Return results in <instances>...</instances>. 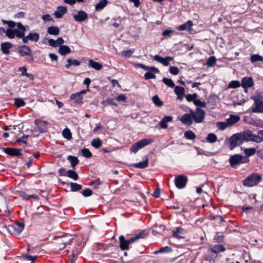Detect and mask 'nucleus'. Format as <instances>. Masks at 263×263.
Instances as JSON below:
<instances>
[{"mask_svg":"<svg viewBox=\"0 0 263 263\" xmlns=\"http://www.w3.org/2000/svg\"><path fill=\"white\" fill-rule=\"evenodd\" d=\"M261 180V176L255 173L246 177L243 180L242 184L245 186L251 187L258 185Z\"/></svg>","mask_w":263,"mask_h":263,"instance_id":"f257e3e1","label":"nucleus"},{"mask_svg":"<svg viewBox=\"0 0 263 263\" xmlns=\"http://www.w3.org/2000/svg\"><path fill=\"white\" fill-rule=\"evenodd\" d=\"M229 161L230 165L235 168L236 165L249 162L250 160L247 157H243L240 154H235L229 158Z\"/></svg>","mask_w":263,"mask_h":263,"instance_id":"f03ea898","label":"nucleus"},{"mask_svg":"<svg viewBox=\"0 0 263 263\" xmlns=\"http://www.w3.org/2000/svg\"><path fill=\"white\" fill-rule=\"evenodd\" d=\"M153 142L154 140L152 138L141 139L134 143L131 146L130 151L133 153H136L139 149L149 144H151Z\"/></svg>","mask_w":263,"mask_h":263,"instance_id":"7ed1b4c3","label":"nucleus"},{"mask_svg":"<svg viewBox=\"0 0 263 263\" xmlns=\"http://www.w3.org/2000/svg\"><path fill=\"white\" fill-rule=\"evenodd\" d=\"M190 112L192 115L193 121L197 123H200L203 121L205 112L202 109L197 107L195 111L190 110Z\"/></svg>","mask_w":263,"mask_h":263,"instance_id":"20e7f679","label":"nucleus"},{"mask_svg":"<svg viewBox=\"0 0 263 263\" xmlns=\"http://www.w3.org/2000/svg\"><path fill=\"white\" fill-rule=\"evenodd\" d=\"M229 143L231 149H233L236 146L243 143L240 133H236L231 136L229 139Z\"/></svg>","mask_w":263,"mask_h":263,"instance_id":"39448f33","label":"nucleus"},{"mask_svg":"<svg viewBox=\"0 0 263 263\" xmlns=\"http://www.w3.org/2000/svg\"><path fill=\"white\" fill-rule=\"evenodd\" d=\"M18 51L22 57H28L27 60L30 62L33 61V55L31 49L26 45H22L19 47Z\"/></svg>","mask_w":263,"mask_h":263,"instance_id":"423d86ee","label":"nucleus"},{"mask_svg":"<svg viewBox=\"0 0 263 263\" xmlns=\"http://www.w3.org/2000/svg\"><path fill=\"white\" fill-rule=\"evenodd\" d=\"M2 22L4 24H7L9 27V29H7L6 30V35L10 39H14L15 36L14 31H13V29L12 28H13L16 26V23L15 22L13 21H7L5 20H2Z\"/></svg>","mask_w":263,"mask_h":263,"instance_id":"0eeeda50","label":"nucleus"},{"mask_svg":"<svg viewBox=\"0 0 263 263\" xmlns=\"http://www.w3.org/2000/svg\"><path fill=\"white\" fill-rule=\"evenodd\" d=\"M24 229V223L20 222H16L14 225H9L8 227V231L13 235L20 234Z\"/></svg>","mask_w":263,"mask_h":263,"instance_id":"6e6552de","label":"nucleus"},{"mask_svg":"<svg viewBox=\"0 0 263 263\" xmlns=\"http://www.w3.org/2000/svg\"><path fill=\"white\" fill-rule=\"evenodd\" d=\"M187 181V177L183 175L176 177L175 179L176 186L178 189L184 188L186 186Z\"/></svg>","mask_w":263,"mask_h":263,"instance_id":"1a4fd4ad","label":"nucleus"},{"mask_svg":"<svg viewBox=\"0 0 263 263\" xmlns=\"http://www.w3.org/2000/svg\"><path fill=\"white\" fill-rule=\"evenodd\" d=\"M119 242L120 247L123 251L128 250L129 244L135 242V241H132V238L128 240H126L124 235H121L119 237Z\"/></svg>","mask_w":263,"mask_h":263,"instance_id":"9d476101","label":"nucleus"},{"mask_svg":"<svg viewBox=\"0 0 263 263\" xmlns=\"http://www.w3.org/2000/svg\"><path fill=\"white\" fill-rule=\"evenodd\" d=\"M16 25L17 28L13 29L15 36L23 39L25 36V32L26 29L21 23H17Z\"/></svg>","mask_w":263,"mask_h":263,"instance_id":"9b49d317","label":"nucleus"},{"mask_svg":"<svg viewBox=\"0 0 263 263\" xmlns=\"http://www.w3.org/2000/svg\"><path fill=\"white\" fill-rule=\"evenodd\" d=\"M39 39L40 34L38 33H29L27 35L23 37V42L25 44L28 43L29 40L32 42H37L39 41Z\"/></svg>","mask_w":263,"mask_h":263,"instance_id":"f8f14e48","label":"nucleus"},{"mask_svg":"<svg viewBox=\"0 0 263 263\" xmlns=\"http://www.w3.org/2000/svg\"><path fill=\"white\" fill-rule=\"evenodd\" d=\"M254 100L255 106L252 108V112L263 113V101L257 98H255Z\"/></svg>","mask_w":263,"mask_h":263,"instance_id":"ddd939ff","label":"nucleus"},{"mask_svg":"<svg viewBox=\"0 0 263 263\" xmlns=\"http://www.w3.org/2000/svg\"><path fill=\"white\" fill-rule=\"evenodd\" d=\"M154 59L164 66H167L169 65L170 61L173 60V57H166L165 58L161 57L158 55H155L154 57Z\"/></svg>","mask_w":263,"mask_h":263,"instance_id":"4468645a","label":"nucleus"},{"mask_svg":"<svg viewBox=\"0 0 263 263\" xmlns=\"http://www.w3.org/2000/svg\"><path fill=\"white\" fill-rule=\"evenodd\" d=\"M193 23L192 21L189 20L185 23L178 26L177 29L180 31H187L190 33H192V27L193 26Z\"/></svg>","mask_w":263,"mask_h":263,"instance_id":"2eb2a0df","label":"nucleus"},{"mask_svg":"<svg viewBox=\"0 0 263 263\" xmlns=\"http://www.w3.org/2000/svg\"><path fill=\"white\" fill-rule=\"evenodd\" d=\"M180 120L183 124L186 125H191L193 122L192 115L191 112L184 114L180 118Z\"/></svg>","mask_w":263,"mask_h":263,"instance_id":"dca6fc26","label":"nucleus"},{"mask_svg":"<svg viewBox=\"0 0 263 263\" xmlns=\"http://www.w3.org/2000/svg\"><path fill=\"white\" fill-rule=\"evenodd\" d=\"M3 152L11 156H20L22 155L20 149L7 147L3 149Z\"/></svg>","mask_w":263,"mask_h":263,"instance_id":"f3484780","label":"nucleus"},{"mask_svg":"<svg viewBox=\"0 0 263 263\" xmlns=\"http://www.w3.org/2000/svg\"><path fill=\"white\" fill-rule=\"evenodd\" d=\"M35 123L41 133L45 132L47 129L48 123L47 121L36 119Z\"/></svg>","mask_w":263,"mask_h":263,"instance_id":"a211bd4d","label":"nucleus"},{"mask_svg":"<svg viewBox=\"0 0 263 263\" xmlns=\"http://www.w3.org/2000/svg\"><path fill=\"white\" fill-rule=\"evenodd\" d=\"M87 17V14L83 10L79 11L76 14L73 15V18L75 21L79 22L85 21Z\"/></svg>","mask_w":263,"mask_h":263,"instance_id":"6ab92c4d","label":"nucleus"},{"mask_svg":"<svg viewBox=\"0 0 263 263\" xmlns=\"http://www.w3.org/2000/svg\"><path fill=\"white\" fill-rule=\"evenodd\" d=\"M67 9L65 6H58L54 12V15L57 18H61L65 14L67 13Z\"/></svg>","mask_w":263,"mask_h":263,"instance_id":"aec40b11","label":"nucleus"},{"mask_svg":"<svg viewBox=\"0 0 263 263\" xmlns=\"http://www.w3.org/2000/svg\"><path fill=\"white\" fill-rule=\"evenodd\" d=\"M253 80L251 77H244L241 80L242 87L245 88L251 87L253 85Z\"/></svg>","mask_w":263,"mask_h":263,"instance_id":"412c9836","label":"nucleus"},{"mask_svg":"<svg viewBox=\"0 0 263 263\" xmlns=\"http://www.w3.org/2000/svg\"><path fill=\"white\" fill-rule=\"evenodd\" d=\"M13 47V45L10 42L2 43L1 45V49L3 53L8 55L10 54V49Z\"/></svg>","mask_w":263,"mask_h":263,"instance_id":"4be33fe9","label":"nucleus"},{"mask_svg":"<svg viewBox=\"0 0 263 263\" xmlns=\"http://www.w3.org/2000/svg\"><path fill=\"white\" fill-rule=\"evenodd\" d=\"M241 135L242 136V138L243 140V142L245 141H252V138L253 136V134L252 133V131L250 130H247L246 131H244L243 132L240 133Z\"/></svg>","mask_w":263,"mask_h":263,"instance_id":"5701e85b","label":"nucleus"},{"mask_svg":"<svg viewBox=\"0 0 263 263\" xmlns=\"http://www.w3.org/2000/svg\"><path fill=\"white\" fill-rule=\"evenodd\" d=\"M174 91L177 96V99L181 101L184 94V88L181 86H177L175 87Z\"/></svg>","mask_w":263,"mask_h":263,"instance_id":"b1692460","label":"nucleus"},{"mask_svg":"<svg viewBox=\"0 0 263 263\" xmlns=\"http://www.w3.org/2000/svg\"><path fill=\"white\" fill-rule=\"evenodd\" d=\"M173 117L172 116H165L160 122V125L162 128H167V122L172 121Z\"/></svg>","mask_w":263,"mask_h":263,"instance_id":"393cba45","label":"nucleus"},{"mask_svg":"<svg viewBox=\"0 0 263 263\" xmlns=\"http://www.w3.org/2000/svg\"><path fill=\"white\" fill-rule=\"evenodd\" d=\"M240 119L239 116L237 115H230V117L227 119V121L229 125V126H231L233 124L238 122Z\"/></svg>","mask_w":263,"mask_h":263,"instance_id":"a878e982","label":"nucleus"},{"mask_svg":"<svg viewBox=\"0 0 263 263\" xmlns=\"http://www.w3.org/2000/svg\"><path fill=\"white\" fill-rule=\"evenodd\" d=\"M88 65L89 67L98 70H101L103 68V65L101 63L94 61L93 60H89Z\"/></svg>","mask_w":263,"mask_h":263,"instance_id":"bb28decb","label":"nucleus"},{"mask_svg":"<svg viewBox=\"0 0 263 263\" xmlns=\"http://www.w3.org/2000/svg\"><path fill=\"white\" fill-rule=\"evenodd\" d=\"M148 160H149L148 158L147 157H145L144 160L134 164V166L135 167L139 168H145L148 165Z\"/></svg>","mask_w":263,"mask_h":263,"instance_id":"cd10ccee","label":"nucleus"},{"mask_svg":"<svg viewBox=\"0 0 263 263\" xmlns=\"http://www.w3.org/2000/svg\"><path fill=\"white\" fill-rule=\"evenodd\" d=\"M71 52L70 48L66 45H61L59 48V53L62 55H65Z\"/></svg>","mask_w":263,"mask_h":263,"instance_id":"c85d7f7f","label":"nucleus"},{"mask_svg":"<svg viewBox=\"0 0 263 263\" xmlns=\"http://www.w3.org/2000/svg\"><path fill=\"white\" fill-rule=\"evenodd\" d=\"M108 0H101L95 6L96 11H101L108 4Z\"/></svg>","mask_w":263,"mask_h":263,"instance_id":"c756f323","label":"nucleus"},{"mask_svg":"<svg viewBox=\"0 0 263 263\" xmlns=\"http://www.w3.org/2000/svg\"><path fill=\"white\" fill-rule=\"evenodd\" d=\"M70 99L74 100L75 103H82V100L83 99V96L81 95L79 92L73 93L71 95Z\"/></svg>","mask_w":263,"mask_h":263,"instance_id":"7c9ffc66","label":"nucleus"},{"mask_svg":"<svg viewBox=\"0 0 263 263\" xmlns=\"http://www.w3.org/2000/svg\"><path fill=\"white\" fill-rule=\"evenodd\" d=\"M47 32L49 34L57 35L59 34L60 29L57 26H50L47 28Z\"/></svg>","mask_w":263,"mask_h":263,"instance_id":"2f4dec72","label":"nucleus"},{"mask_svg":"<svg viewBox=\"0 0 263 263\" xmlns=\"http://www.w3.org/2000/svg\"><path fill=\"white\" fill-rule=\"evenodd\" d=\"M225 250V248L221 245H215L211 249V252L216 254L223 252Z\"/></svg>","mask_w":263,"mask_h":263,"instance_id":"473e14b6","label":"nucleus"},{"mask_svg":"<svg viewBox=\"0 0 263 263\" xmlns=\"http://www.w3.org/2000/svg\"><path fill=\"white\" fill-rule=\"evenodd\" d=\"M81 64V62L77 60H72L70 59H67V64L65 65V67L69 69L71 65L79 66Z\"/></svg>","mask_w":263,"mask_h":263,"instance_id":"72a5a7b5","label":"nucleus"},{"mask_svg":"<svg viewBox=\"0 0 263 263\" xmlns=\"http://www.w3.org/2000/svg\"><path fill=\"white\" fill-rule=\"evenodd\" d=\"M206 140L210 143H214L217 140V137L215 134L214 133H210L206 137Z\"/></svg>","mask_w":263,"mask_h":263,"instance_id":"f704fd0d","label":"nucleus"},{"mask_svg":"<svg viewBox=\"0 0 263 263\" xmlns=\"http://www.w3.org/2000/svg\"><path fill=\"white\" fill-rule=\"evenodd\" d=\"M145 231L142 230L137 233L134 237H132V241L136 242L140 238H143L145 237Z\"/></svg>","mask_w":263,"mask_h":263,"instance_id":"c9c22d12","label":"nucleus"},{"mask_svg":"<svg viewBox=\"0 0 263 263\" xmlns=\"http://www.w3.org/2000/svg\"><path fill=\"white\" fill-rule=\"evenodd\" d=\"M244 154L245 156L244 157H247L249 158V157L254 155L256 153V149L254 147L246 148L244 149Z\"/></svg>","mask_w":263,"mask_h":263,"instance_id":"e433bc0d","label":"nucleus"},{"mask_svg":"<svg viewBox=\"0 0 263 263\" xmlns=\"http://www.w3.org/2000/svg\"><path fill=\"white\" fill-rule=\"evenodd\" d=\"M61 246L60 247V249H63L66 245L70 244V238L66 239V236H63L61 237Z\"/></svg>","mask_w":263,"mask_h":263,"instance_id":"4c0bfd02","label":"nucleus"},{"mask_svg":"<svg viewBox=\"0 0 263 263\" xmlns=\"http://www.w3.org/2000/svg\"><path fill=\"white\" fill-rule=\"evenodd\" d=\"M184 137L189 140H194L196 138V136L193 131L189 130L185 132Z\"/></svg>","mask_w":263,"mask_h":263,"instance_id":"58836bf2","label":"nucleus"},{"mask_svg":"<svg viewBox=\"0 0 263 263\" xmlns=\"http://www.w3.org/2000/svg\"><path fill=\"white\" fill-rule=\"evenodd\" d=\"M70 191L77 192L82 189V186L81 185L75 182H72L70 184Z\"/></svg>","mask_w":263,"mask_h":263,"instance_id":"ea45409f","label":"nucleus"},{"mask_svg":"<svg viewBox=\"0 0 263 263\" xmlns=\"http://www.w3.org/2000/svg\"><path fill=\"white\" fill-rule=\"evenodd\" d=\"M67 160L70 162L71 165L73 167L77 165L79 162L77 157L72 156H69Z\"/></svg>","mask_w":263,"mask_h":263,"instance_id":"a19ab883","label":"nucleus"},{"mask_svg":"<svg viewBox=\"0 0 263 263\" xmlns=\"http://www.w3.org/2000/svg\"><path fill=\"white\" fill-rule=\"evenodd\" d=\"M62 135L64 138L67 140H70L72 138L71 133L68 128H66L63 130Z\"/></svg>","mask_w":263,"mask_h":263,"instance_id":"79ce46f5","label":"nucleus"},{"mask_svg":"<svg viewBox=\"0 0 263 263\" xmlns=\"http://www.w3.org/2000/svg\"><path fill=\"white\" fill-rule=\"evenodd\" d=\"M250 60L252 63L258 61H263V57L258 54H254L251 56Z\"/></svg>","mask_w":263,"mask_h":263,"instance_id":"37998d69","label":"nucleus"},{"mask_svg":"<svg viewBox=\"0 0 263 263\" xmlns=\"http://www.w3.org/2000/svg\"><path fill=\"white\" fill-rule=\"evenodd\" d=\"M102 144V142L99 138L94 139L91 141V145L96 148H99Z\"/></svg>","mask_w":263,"mask_h":263,"instance_id":"c03bdc74","label":"nucleus"},{"mask_svg":"<svg viewBox=\"0 0 263 263\" xmlns=\"http://www.w3.org/2000/svg\"><path fill=\"white\" fill-rule=\"evenodd\" d=\"M67 176L74 180H77L79 178L78 174L73 170L67 171Z\"/></svg>","mask_w":263,"mask_h":263,"instance_id":"a18cd8bd","label":"nucleus"},{"mask_svg":"<svg viewBox=\"0 0 263 263\" xmlns=\"http://www.w3.org/2000/svg\"><path fill=\"white\" fill-rule=\"evenodd\" d=\"M183 229L181 227H177L174 231H173V236L174 237L177 238H182V237L178 235L179 233H181L183 231Z\"/></svg>","mask_w":263,"mask_h":263,"instance_id":"49530a36","label":"nucleus"},{"mask_svg":"<svg viewBox=\"0 0 263 263\" xmlns=\"http://www.w3.org/2000/svg\"><path fill=\"white\" fill-rule=\"evenodd\" d=\"M14 104L17 107H21L25 105L26 103L22 98H15Z\"/></svg>","mask_w":263,"mask_h":263,"instance_id":"de8ad7c7","label":"nucleus"},{"mask_svg":"<svg viewBox=\"0 0 263 263\" xmlns=\"http://www.w3.org/2000/svg\"><path fill=\"white\" fill-rule=\"evenodd\" d=\"M162 82L166 85L167 86L170 87H174L175 86V84L173 80L171 79H168L166 78H163L162 79Z\"/></svg>","mask_w":263,"mask_h":263,"instance_id":"09e8293b","label":"nucleus"},{"mask_svg":"<svg viewBox=\"0 0 263 263\" xmlns=\"http://www.w3.org/2000/svg\"><path fill=\"white\" fill-rule=\"evenodd\" d=\"M152 99L154 103L157 106L160 107L163 105V102L160 99L157 95L154 96Z\"/></svg>","mask_w":263,"mask_h":263,"instance_id":"8fccbe9b","label":"nucleus"},{"mask_svg":"<svg viewBox=\"0 0 263 263\" xmlns=\"http://www.w3.org/2000/svg\"><path fill=\"white\" fill-rule=\"evenodd\" d=\"M240 86V84L238 81H232L229 83L228 88H236L239 87Z\"/></svg>","mask_w":263,"mask_h":263,"instance_id":"3c124183","label":"nucleus"},{"mask_svg":"<svg viewBox=\"0 0 263 263\" xmlns=\"http://www.w3.org/2000/svg\"><path fill=\"white\" fill-rule=\"evenodd\" d=\"M197 97V95L196 93L188 94L185 96L186 99L188 102H193L194 103Z\"/></svg>","mask_w":263,"mask_h":263,"instance_id":"603ef678","label":"nucleus"},{"mask_svg":"<svg viewBox=\"0 0 263 263\" xmlns=\"http://www.w3.org/2000/svg\"><path fill=\"white\" fill-rule=\"evenodd\" d=\"M81 153L82 155L86 158H90L92 157V153L88 148H83L81 150Z\"/></svg>","mask_w":263,"mask_h":263,"instance_id":"864d4df0","label":"nucleus"},{"mask_svg":"<svg viewBox=\"0 0 263 263\" xmlns=\"http://www.w3.org/2000/svg\"><path fill=\"white\" fill-rule=\"evenodd\" d=\"M217 126L220 130H224L228 126H230L228 124L227 121H226V122H219L217 123Z\"/></svg>","mask_w":263,"mask_h":263,"instance_id":"5fc2aeb1","label":"nucleus"},{"mask_svg":"<svg viewBox=\"0 0 263 263\" xmlns=\"http://www.w3.org/2000/svg\"><path fill=\"white\" fill-rule=\"evenodd\" d=\"M216 62V60L215 57H210L207 60L206 64L209 66H213Z\"/></svg>","mask_w":263,"mask_h":263,"instance_id":"6e6d98bb","label":"nucleus"},{"mask_svg":"<svg viewBox=\"0 0 263 263\" xmlns=\"http://www.w3.org/2000/svg\"><path fill=\"white\" fill-rule=\"evenodd\" d=\"M197 107L198 106L202 107H205L206 106V103L205 102L201 101L199 99H196L194 101V103Z\"/></svg>","mask_w":263,"mask_h":263,"instance_id":"4d7b16f0","label":"nucleus"},{"mask_svg":"<svg viewBox=\"0 0 263 263\" xmlns=\"http://www.w3.org/2000/svg\"><path fill=\"white\" fill-rule=\"evenodd\" d=\"M134 50H132L130 49L127 50H123L121 52V55L126 57L129 58L132 55V54L134 53Z\"/></svg>","mask_w":263,"mask_h":263,"instance_id":"13d9d810","label":"nucleus"},{"mask_svg":"<svg viewBox=\"0 0 263 263\" xmlns=\"http://www.w3.org/2000/svg\"><path fill=\"white\" fill-rule=\"evenodd\" d=\"M252 141L255 142L260 143L263 141V137H261L259 135H253Z\"/></svg>","mask_w":263,"mask_h":263,"instance_id":"bf43d9fd","label":"nucleus"},{"mask_svg":"<svg viewBox=\"0 0 263 263\" xmlns=\"http://www.w3.org/2000/svg\"><path fill=\"white\" fill-rule=\"evenodd\" d=\"M144 78L146 80L155 79L156 76L151 72H146L144 74Z\"/></svg>","mask_w":263,"mask_h":263,"instance_id":"052dcab7","label":"nucleus"},{"mask_svg":"<svg viewBox=\"0 0 263 263\" xmlns=\"http://www.w3.org/2000/svg\"><path fill=\"white\" fill-rule=\"evenodd\" d=\"M82 194L84 197H88L92 194V191L91 190L87 189L83 190Z\"/></svg>","mask_w":263,"mask_h":263,"instance_id":"680f3d73","label":"nucleus"},{"mask_svg":"<svg viewBox=\"0 0 263 263\" xmlns=\"http://www.w3.org/2000/svg\"><path fill=\"white\" fill-rule=\"evenodd\" d=\"M170 72L173 75H177L179 73V69L177 67L171 66L170 68Z\"/></svg>","mask_w":263,"mask_h":263,"instance_id":"e2e57ef3","label":"nucleus"},{"mask_svg":"<svg viewBox=\"0 0 263 263\" xmlns=\"http://www.w3.org/2000/svg\"><path fill=\"white\" fill-rule=\"evenodd\" d=\"M116 100L118 101L125 102L126 101V97L124 94H120L117 96Z\"/></svg>","mask_w":263,"mask_h":263,"instance_id":"0e129e2a","label":"nucleus"},{"mask_svg":"<svg viewBox=\"0 0 263 263\" xmlns=\"http://www.w3.org/2000/svg\"><path fill=\"white\" fill-rule=\"evenodd\" d=\"M23 257L26 260H29L32 261V263L34 261V260L36 258V256H31V255H28V254L23 255Z\"/></svg>","mask_w":263,"mask_h":263,"instance_id":"69168bd1","label":"nucleus"},{"mask_svg":"<svg viewBox=\"0 0 263 263\" xmlns=\"http://www.w3.org/2000/svg\"><path fill=\"white\" fill-rule=\"evenodd\" d=\"M59 175L60 176H67V171L65 168H61L58 170Z\"/></svg>","mask_w":263,"mask_h":263,"instance_id":"338daca9","label":"nucleus"},{"mask_svg":"<svg viewBox=\"0 0 263 263\" xmlns=\"http://www.w3.org/2000/svg\"><path fill=\"white\" fill-rule=\"evenodd\" d=\"M172 249H171V248L168 246H166L160 249V252L161 253L170 252L172 251Z\"/></svg>","mask_w":263,"mask_h":263,"instance_id":"774afa93","label":"nucleus"}]
</instances>
